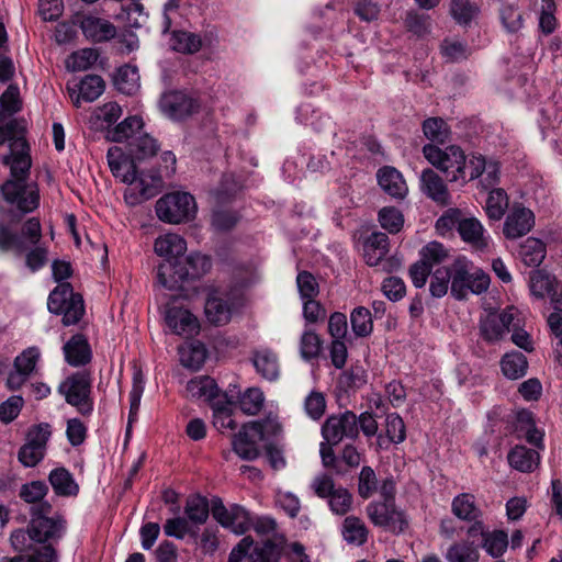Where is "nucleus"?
<instances>
[{"label":"nucleus","mask_w":562,"mask_h":562,"mask_svg":"<svg viewBox=\"0 0 562 562\" xmlns=\"http://www.w3.org/2000/svg\"><path fill=\"white\" fill-rule=\"evenodd\" d=\"M351 328L356 336L367 337L373 330L371 313L368 308L356 307L350 315Z\"/></svg>","instance_id":"de8ad7c7"},{"label":"nucleus","mask_w":562,"mask_h":562,"mask_svg":"<svg viewBox=\"0 0 562 562\" xmlns=\"http://www.w3.org/2000/svg\"><path fill=\"white\" fill-rule=\"evenodd\" d=\"M299 349L304 360L317 358L322 350V340L316 333L306 329L301 336Z\"/></svg>","instance_id":"6e6d98bb"},{"label":"nucleus","mask_w":562,"mask_h":562,"mask_svg":"<svg viewBox=\"0 0 562 562\" xmlns=\"http://www.w3.org/2000/svg\"><path fill=\"white\" fill-rule=\"evenodd\" d=\"M106 158L113 176L127 184L124 200L128 205H138L158 193L162 184L161 173L137 175L134 161L117 146L108 150Z\"/></svg>","instance_id":"f03ea898"},{"label":"nucleus","mask_w":562,"mask_h":562,"mask_svg":"<svg viewBox=\"0 0 562 562\" xmlns=\"http://www.w3.org/2000/svg\"><path fill=\"white\" fill-rule=\"evenodd\" d=\"M48 482L57 496L75 497L79 493L74 475L64 467L53 469L48 474Z\"/></svg>","instance_id":"cd10ccee"},{"label":"nucleus","mask_w":562,"mask_h":562,"mask_svg":"<svg viewBox=\"0 0 562 562\" xmlns=\"http://www.w3.org/2000/svg\"><path fill=\"white\" fill-rule=\"evenodd\" d=\"M234 307L235 301L228 293L214 290L205 302L206 319L213 325L223 326L231 321Z\"/></svg>","instance_id":"a211bd4d"},{"label":"nucleus","mask_w":562,"mask_h":562,"mask_svg":"<svg viewBox=\"0 0 562 562\" xmlns=\"http://www.w3.org/2000/svg\"><path fill=\"white\" fill-rule=\"evenodd\" d=\"M479 557L477 549L468 543H454L446 553L448 562H477Z\"/></svg>","instance_id":"13d9d810"},{"label":"nucleus","mask_w":562,"mask_h":562,"mask_svg":"<svg viewBox=\"0 0 562 562\" xmlns=\"http://www.w3.org/2000/svg\"><path fill=\"white\" fill-rule=\"evenodd\" d=\"M441 54L449 61H460L465 59L470 52L469 47L454 38H447L441 44Z\"/></svg>","instance_id":"338daca9"},{"label":"nucleus","mask_w":562,"mask_h":562,"mask_svg":"<svg viewBox=\"0 0 562 562\" xmlns=\"http://www.w3.org/2000/svg\"><path fill=\"white\" fill-rule=\"evenodd\" d=\"M342 537L350 544L361 546L367 541L368 529L360 518L349 516L342 524Z\"/></svg>","instance_id":"a19ab883"},{"label":"nucleus","mask_w":562,"mask_h":562,"mask_svg":"<svg viewBox=\"0 0 562 562\" xmlns=\"http://www.w3.org/2000/svg\"><path fill=\"white\" fill-rule=\"evenodd\" d=\"M501 368L506 378L517 380L527 373L528 362L522 353L509 352L502 358Z\"/></svg>","instance_id":"58836bf2"},{"label":"nucleus","mask_w":562,"mask_h":562,"mask_svg":"<svg viewBox=\"0 0 562 562\" xmlns=\"http://www.w3.org/2000/svg\"><path fill=\"white\" fill-rule=\"evenodd\" d=\"M390 250L389 237L382 232L372 233L363 245V258L371 267L380 266L383 271H394L401 267L395 257L385 258Z\"/></svg>","instance_id":"f8f14e48"},{"label":"nucleus","mask_w":562,"mask_h":562,"mask_svg":"<svg viewBox=\"0 0 562 562\" xmlns=\"http://www.w3.org/2000/svg\"><path fill=\"white\" fill-rule=\"evenodd\" d=\"M52 436V427L47 423H41L32 426L25 436V443L35 447L40 451L46 453L47 443Z\"/></svg>","instance_id":"09e8293b"},{"label":"nucleus","mask_w":562,"mask_h":562,"mask_svg":"<svg viewBox=\"0 0 562 562\" xmlns=\"http://www.w3.org/2000/svg\"><path fill=\"white\" fill-rule=\"evenodd\" d=\"M114 86L124 94L137 92L140 87L138 69L131 65L120 67L114 76Z\"/></svg>","instance_id":"f704fd0d"},{"label":"nucleus","mask_w":562,"mask_h":562,"mask_svg":"<svg viewBox=\"0 0 562 562\" xmlns=\"http://www.w3.org/2000/svg\"><path fill=\"white\" fill-rule=\"evenodd\" d=\"M4 144H8L10 153L2 156V164L10 168L13 176L20 170L25 172L31 169L32 159L29 144L16 132L12 122L0 126V147Z\"/></svg>","instance_id":"1a4fd4ad"},{"label":"nucleus","mask_w":562,"mask_h":562,"mask_svg":"<svg viewBox=\"0 0 562 562\" xmlns=\"http://www.w3.org/2000/svg\"><path fill=\"white\" fill-rule=\"evenodd\" d=\"M42 238V227L37 218H29L22 228V235L19 236L8 227L0 226V250L13 251L15 255H22L29 246H36Z\"/></svg>","instance_id":"9d476101"},{"label":"nucleus","mask_w":562,"mask_h":562,"mask_svg":"<svg viewBox=\"0 0 562 562\" xmlns=\"http://www.w3.org/2000/svg\"><path fill=\"white\" fill-rule=\"evenodd\" d=\"M92 378L86 371L75 372L68 375L58 385V393L64 396L66 403L76 407L83 416L93 412V400L91 397Z\"/></svg>","instance_id":"0eeeda50"},{"label":"nucleus","mask_w":562,"mask_h":562,"mask_svg":"<svg viewBox=\"0 0 562 562\" xmlns=\"http://www.w3.org/2000/svg\"><path fill=\"white\" fill-rule=\"evenodd\" d=\"M229 515L227 529L236 535L245 533L250 526L249 513L239 505H233L229 508Z\"/></svg>","instance_id":"e2e57ef3"},{"label":"nucleus","mask_w":562,"mask_h":562,"mask_svg":"<svg viewBox=\"0 0 562 562\" xmlns=\"http://www.w3.org/2000/svg\"><path fill=\"white\" fill-rule=\"evenodd\" d=\"M105 83L100 76L87 75L79 81L67 83V91L75 106L82 102L95 101L104 91Z\"/></svg>","instance_id":"6ab92c4d"},{"label":"nucleus","mask_w":562,"mask_h":562,"mask_svg":"<svg viewBox=\"0 0 562 562\" xmlns=\"http://www.w3.org/2000/svg\"><path fill=\"white\" fill-rule=\"evenodd\" d=\"M385 430L387 438L394 443H401L406 438L404 420L396 413H392L386 416Z\"/></svg>","instance_id":"774afa93"},{"label":"nucleus","mask_w":562,"mask_h":562,"mask_svg":"<svg viewBox=\"0 0 562 562\" xmlns=\"http://www.w3.org/2000/svg\"><path fill=\"white\" fill-rule=\"evenodd\" d=\"M213 425L224 432L225 430H234L237 427L232 416L231 403L226 401V396L213 403Z\"/></svg>","instance_id":"ea45409f"},{"label":"nucleus","mask_w":562,"mask_h":562,"mask_svg":"<svg viewBox=\"0 0 562 562\" xmlns=\"http://www.w3.org/2000/svg\"><path fill=\"white\" fill-rule=\"evenodd\" d=\"M143 119L138 115L128 116L113 128L108 131V138L112 142L121 143L127 139H136L142 135Z\"/></svg>","instance_id":"473e14b6"},{"label":"nucleus","mask_w":562,"mask_h":562,"mask_svg":"<svg viewBox=\"0 0 562 562\" xmlns=\"http://www.w3.org/2000/svg\"><path fill=\"white\" fill-rule=\"evenodd\" d=\"M154 249L159 257L165 258L164 262H170L177 268L187 251V243L180 235L168 233L156 238Z\"/></svg>","instance_id":"412c9836"},{"label":"nucleus","mask_w":562,"mask_h":562,"mask_svg":"<svg viewBox=\"0 0 562 562\" xmlns=\"http://www.w3.org/2000/svg\"><path fill=\"white\" fill-rule=\"evenodd\" d=\"M529 289L537 299L550 297L555 311H562V285L554 276L544 270H533L529 274Z\"/></svg>","instance_id":"dca6fc26"},{"label":"nucleus","mask_w":562,"mask_h":562,"mask_svg":"<svg viewBox=\"0 0 562 562\" xmlns=\"http://www.w3.org/2000/svg\"><path fill=\"white\" fill-rule=\"evenodd\" d=\"M186 391L188 397L210 402L212 406L214 402L225 397L220 395L215 381L204 375L190 380L187 383Z\"/></svg>","instance_id":"a878e982"},{"label":"nucleus","mask_w":562,"mask_h":562,"mask_svg":"<svg viewBox=\"0 0 562 562\" xmlns=\"http://www.w3.org/2000/svg\"><path fill=\"white\" fill-rule=\"evenodd\" d=\"M452 285L451 295L457 300L465 299L469 293L481 294L487 291L491 279L482 269L464 257H460L451 265Z\"/></svg>","instance_id":"20e7f679"},{"label":"nucleus","mask_w":562,"mask_h":562,"mask_svg":"<svg viewBox=\"0 0 562 562\" xmlns=\"http://www.w3.org/2000/svg\"><path fill=\"white\" fill-rule=\"evenodd\" d=\"M508 536L503 530H494L484 535L483 548L490 555L494 558L503 555L508 547Z\"/></svg>","instance_id":"603ef678"},{"label":"nucleus","mask_w":562,"mask_h":562,"mask_svg":"<svg viewBox=\"0 0 562 562\" xmlns=\"http://www.w3.org/2000/svg\"><path fill=\"white\" fill-rule=\"evenodd\" d=\"M52 512L49 502L33 506L30 510L31 520L26 529H18L11 533L10 541L14 550L42 549L60 540L66 531V520L60 515L48 517Z\"/></svg>","instance_id":"f257e3e1"},{"label":"nucleus","mask_w":562,"mask_h":562,"mask_svg":"<svg viewBox=\"0 0 562 562\" xmlns=\"http://www.w3.org/2000/svg\"><path fill=\"white\" fill-rule=\"evenodd\" d=\"M508 462L518 471L530 472L538 464L539 454L535 450L517 446L508 453Z\"/></svg>","instance_id":"e433bc0d"},{"label":"nucleus","mask_w":562,"mask_h":562,"mask_svg":"<svg viewBox=\"0 0 562 562\" xmlns=\"http://www.w3.org/2000/svg\"><path fill=\"white\" fill-rule=\"evenodd\" d=\"M458 232L465 243L477 249H484L488 245L490 236L485 234L483 225L475 217H463L459 223Z\"/></svg>","instance_id":"c85d7f7f"},{"label":"nucleus","mask_w":562,"mask_h":562,"mask_svg":"<svg viewBox=\"0 0 562 562\" xmlns=\"http://www.w3.org/2000/svg\"><path fill=\"white\" fill-rule=\"evenodd\" d=\"M212 33H205L203 36L188 31H173L171 33L169 45L181 54L193 55L202 47L211 46L214 42Z\"/></svg>","instance_id":"5701e85b"},{"label":"nucleus","mask_w":562,"mask_h":562,"mask_svg":"<svg viewBox=\"0 0 562 562\" xmlns=\"http://www.w3.org/2000/svg\"><path fill=\"white\" fill-rule=\"evenodd\" d=\"M279 428L278 423L270 419L244 425L233 439V449L240 458L254 460L259 456L258 443L266 440L267 435L277 434Z\"/></svg>","instance_id":"6e6552de"},{"label":"nucleus","mask_w":562,"mask_h":562,"mask_svg":"<svg viewBox=\"0 0 562 562\" xmlns=\"http://www.w3.org/2000/svg\"><path fill=\"white\" fill-rule=\"evenodd\" d=\"M516 310L514 307H507L502 312L487 313L480 321L481 337L490 344L502 340L514 326Z\"/></svg>","instance_id":"4468645a"},{"label":"nucleus","mask_w":562,"mask_h":562,"mask_svg":"<svg viewBox=\"0 0 562 562\" xmlns=\"http://www.w3.org/2000/svg\"><path fill=\"white\" fill-rule=\"evenodd\" d=\"M451 15L460 24H468L479 12V8L470 0H452Z\"/></svg>","instance_id":"0e129e2a"},{"label":"nucleus","mask_w":562,"mask_h":562,"mask_svg":"<svg viewBox=\"0 0 562 562\" xmlns=\"http://www.w3.org/2000/svg\"><path fill=\"white\" fill-rule=\"evenodd\" d=\"M322 436L328 445L358 437L357 415L350 411L329 416L322 426Z\"/></svg>","instance_id":"ddd939ff"},{"label":"nucleus","mask_w":562,"mask_h":562,"mask_svg":"<svg viewBox=\"0 0 562 562\" xmlns=\"http://www.w3.org/2000/svg\"><path fill=\"white\" fill-rule=\"evenodd\" d=\"M265 395L258 387H249L239 398L241 411L247 415H256L263 406Z\"/></svg>","instance_id":"4d7b16f0"},{"label":"nucleus","mask_w":562,"mask_h":562,"mask_svg":"<svg viewBox=\"0 0 562 562\" xmlns=\"http://www.w3.org/2000/svg\"><path fill=\"white\" fill-rule=\"evenodd\" d=\"M252 363L256 371L263 379L274 381L279 378V360L272 350L266 348L256 350L252 356Z\"/></svg>","instance_id":"2f4dec72"},{"label":"nucleus","mask_w":562,"mask_h":562,"mask_svg":"<svg viewBox=\"0 0 562 562\" xmlns=\"http://www.w3.org/2000/svg\"><path fill=\"white\" fill-rule=\"evenodd\" d=\"M161 111L173 120L190 115L196 108V101L182 91H169L160 99Z\"/></svg>","instance_id":"aec40b11"},{"label":"nucleus","mask_w":562,"mask_h":562,"mask_svg":"<svg viewBox=\"0 0 562 562\" xmlns=\"http://www.w3.org/2000/svg\"><path fill=\"white\" fill-rule=\"evenodd\" d=\"M72 291V286L68 282L59 283L49 294L47 300V307L50 313L59 314L65 310V305L77 296Z\"/></svg>","instance_id":"c03bdc74"},{"label":"nucleus","mask_w":562,"mask_h":562,"mask_svg":"<svg viewBox=\"0 0 562 562\" xmlns=\"http://www.w3.org/2000/svg\"><path fill=\"white\" fill-rule=\"evenodd\" d=\"M452 514L461 520L472 521L481 517V509L477 507L474 495L461 493L452 499Z\"/></svg>","instance_id":"72a5a7b5"},{"label":"nucleus","mask_w":562,"mask_h":562,"mask_svg":"<svg viewBox=\"0 0 562 562\" xmlns=\"http://www.w3.org/2000/svg\"><path fill=\"white\" fill-rule=\"evenodd\" d=\"M184 513L188 517V520L192 524H204L207 520L210 514L206 498L200 495L189 497L186 502Z\"/></svg>","instance_id":"37998d69"},{"label":"nucleus","mask_w":562,"mask_h":562,"mask_svg":"<svg viewBox=\"0 0 562 562\" xmlns=\"http://www.w3.org/2000/svg\"><path fill=\"white\" fill-rule=\"evenodd\" d=\"M533 225V213L521 205H514L505 220L503 232L507 238L516 239L529 233Z\"/></svg>","instance_id":"4be33fe9"},{"label":"nucleus","mask_w":562,"mask_h":562,"mask_svg":"<svg viewBox=\"0 0 562 562\" xmlns=\"http://www.w3.org/2000/svg\"><path fill=\"white\" fill-rule=\"evenodd\" d=\"M164 531L166 536L176 539H183L187 535L196 537V532L190 528L189 520L180 516L167 519Z\"/></svg>","instance_id":"69168bd1"},{"label":"nucleus","mask_w":562,"mask_h":562,"mask_svg":"<svg viewBox=\"0 0 562 562\" xmlns=\"http://www.w3.org/2000/svg\"><path fill=\"white\" fill-rule=\"evenodd\" d=\"M210 267L211 263L206 256L193 254L183 257L177 268L170 262L160 263L157 270V281L165 289L177 290L186 279L198 278L204 274Z\"/></svg>","instance_id":"39448f33"},{"label":"nucleus","mask_w":562,"mask_h":562,"mask_svg":"<svg viewBox=\"0 0 562 562\" xmlns=\"http://www.w3.org/2000/svg\"><path fill=\"white\" fill-rule=\"evenodd\" d=\"M424 157L430 165L443 172L450 182L465 183L468 181L470 159L459 146H448L445 149L434 144L423 147Z\"/></svg>","instance_id":"7ed1b4c3"},{"label":"nucleus","mask_w":562,"mask_h":562,"mask_svg":"<svg viewBox=\"0 0 562 562\" xmlns=\"http://www.w3.org/2000/svg\"><path fill=\"white\" fill-rule=\"evenodd\" d=\"M508 207V196L503 189H493L486 200V214L491 220H501Z\"/></svg>","instance_id":"49530a36"},{"label":"nucleus","mask_w":562,"mask_h":562,"mask_svg":"<svg viewBox=\"0 0 562 562\" xmlns=\"http://www.w3.org/2000/svg\"><path fill=\"white\" fill-rule=\"evenodd\" d=\"M378 221L381 227L390 234H397L404 226L403 213L394 206H384L379 211Z\"/></svg>","instance_id":"a18cd8bd"},{"label":"nucleus","mask_w":562,"mask_h":562,"mask_svg":"<svg viewBox=\"0 0 562 562\" xmlns=\"http://www.w3.org/2000/svg\"><path fill=\"white\" fill-rule=\"evenodd\" d=\"M499 167L495 161H486L482 156L470 158L468 181L483 177L486 187H492L498 181Z\"/></svg>","instance_id":"7c9ffc66"},{"label":"nucleus","mask_w":562,"mask_h":562,"mask_svg":"<svg viewBox=\"0 0 562 562\" xmlns=\"http://www.w3.org/2000/svg\"><path fill=\"white\" fill-rule=\"evenodd\" d=\"M26 551L31 552L27 557L3 558L0 562H57L56 550L52 546H44L42 549Z\"/></svg>","instance_id":"bf43d9fd"},{"label":"nucleus","mask_w":562,"mask_h":562,"mask_svg":"<svg viewBox=\"0 0 562 562\" xmlns=\"http://www.w3.org/2000/svg\"><path fill=\"white\" fill-rule=\"evenodd\" d=\"M367 514L375 526L394 533H400L407 527L405 515L395 507L393 502L371 503L367 506Z\"/></svg>","instance_id":"2eb2a0df"},{"label":"nucleus","mask_w":562,"mask_h":562,"mask_svg":"<svg viewBox=\"0 0 562 562\" xmlns=\"http://www.w3.org/2000/svg\"><path fill=\"white\" fill-rule=\"evenodd\" d=\"M66 361L71 367L85 366L91 360V349L82 335L72 336L64 346Z\"/></svg>","instance_id":"c756f323"},{"label":"nucleus","mask_w":562,"mask_h":562,"mask_svg":"<svg viewBox=\"0 0 562 562\" xmlns=\"http://www.w3.org/2000/svg\"><path fill=\"white\" fill-rule=\"evenodd\" d=\"M546 245L538 238L529 237L521 245L519 256L529 267H538L546 258Z\"/></svg>","instance_id":"4c0bfd02"},{"label":"nucleus","mask_w":562,"mask_h":562,"mask_svg":"<svg viewBox=\"0 0 562 562\" xmlns=\"http://www.w3.org/2000/svg\"><path fill=\"white\" fill-rule=\"evenodd\" d=\"M47 493L48 486L46 483L36 480L22 484L19 491V496L24 503L38 506L46 502L45 497Z\"/></svg>","instance_id":"79ce46f5"},{"label":"nucleus","mask_w":562,"mask_h":562,"mask_svg":"<svg viewBox=\"0 0 562 562\" xmlns=\"http://www.w3.org/2000/svg\"><path fill=\"white\" fill-rule=\"evenodd\" d=\"M424 135L434 143L448 140L450 131L447 123L439 117H429L423 123Z\"/></svg>","instance_id":"8fccbe9b"},{"label":"nucleus","mask_w":562,"mask_h":562,"mask_svg":"<svg viewBox=\"0 0 562 562\" xmlns=\"http://www.w3.org/2000/svg\"><path fill=\"white\" fill-rule=\"evenodd\" d=\"M379 186L389 195L403 199L407 194V186L403 176L393 167H383L376 175Z\"/></svg>","instance_id":"bb28decb"},{"label":"nucleus","mask_w":562,"mask_h":562,"mask_svg":"<svg viewBox=\"0 0 562 562\" xmlns=\"http://www.w3.org/2000/svg\"><path fill=\"white\" fill-rule=\"evenodd\" d=\"M162 316L167 328L175 335L191 337L200 330L196 316L176 300L164 306Z\"/></svg>","instance_id":"9b49d317"},{"label":"nucleus","mask_w":562,"mask_h":562,"mask_svg":"<svg viewBox=\"0 0 562 562\" xmlns=\"http://www.w3.org/2000/svg\"><path fill=\"white\" fill-rule=\"evenodd\" d=\"M144 389L145 376L140 369H135L133 373V385L130 392V422L134 420L137 416Z\"/></svg>","instance_id":"5fc2aeb1"},{"label":"nucleus","mask_w":562,"mask_h":562,"mask_svg":"<svg viewBox=\"0 0 562 562\" xmlns=\"http://www.w3.org/2000/svg\"><path fill=\"white\" fill-rule=\"evenodd\" d=\"M449 285H452L451 266L449 268H438L430 279L429 290L431 295L435 297H442L447 294Z\"/></svg>","instance_id":"864d4df0"},{"label":"nucleus","mask_w":562,"mask_h":562,"mask_svg":"<svg viewBox=\"0 0 562 562\" xmlns=\"http://www.w3.org/2000/svg\"><path fill=\"white\" fill-rule=\"evenodd\" d=\"M98 59V52L92 48H83L72 53L66 60L67 69L83 71L90 68Z\"/></svg>","instance_id":"3c124183"},{"label":"nucleus","mask_w":562,"mask_h":562,"mask_svg":"<svg viewBox=\"0 0 562 562\" xmlns=\"http://www.w3.org/2000/svg\"><path fill=\"white\" fill-rule=\"evenodd\" d=\"M179 357L182 366L199 370L206 359V348L200 341L188 342L179 348Z\"/></svg>","instance_id":"c9c22d12"},{"label":"nucleus","mask_w":562,"mask_h":562,"mask_svg":"<svg viewBox=\"0 0 562 562\" xmlns=\"http://www.w3.org/2000/svg\"><path fill=\"white\" fill-rule=\"evenodd\" d=\"M422 191L431 200L441 205L450 203V194L441 177L432 169H426L420 176Z\"/></svg>","instance_id":"393cba45"},{"label":"nucleus","mask_w":562,"mask_h":562,"mask_svg":"<svg viewBox=\"0 0 562 562\" xmlns=\"http://www.w3.org/2000/svg\"><path fill=\"white\" fill-rule=\"evenodd\" d=\"M83 35L92 42H104L116 35V27L106 19L87 15L80 22Z\"/></svg>","instance_id":"b1692460"},{"label":"nucleus","mask_w":562,"mask_h":562,"mask_svg":"<svg viewBox=\"0 0 562 562\" xmlns=\"http://www.w3.org/2000/svg\"><path fill=\"white\" fill-rule=\"evenodd\" d=\"M499 19L503 27L508 33H517L524 26V18L521 12L514 5L506 4L499 11Z\"/></svg>","instance_id":"052dcab7"},{"label":"nucleus","mask_w":562,"mask_h":562,"mask_svg":"<svg viewBox=\"0 0 562 562\" xmlns=\"http://www.w3.org/2000/svg\"><path fill=\"white\" fill-rule=\"evenodd\" d=\"M155 211L160 221L168 224H180L194 218L196 202L189 192H170L157 200Z\"/></svg>","instance_id":"423d86ee"},{"label":"nucleus","mask_w":562,"mask_h":562,"mask_svg":"<svg viewBox=\"0 0 562 562\" xmlns=\"http://www.w3.org/2000/svg\"><path fill=\"white\" fill-rule=\"evenodd\" d=\"M21 109L20 92L16 86H9L0 95V121Z\"/></svg>","instance_id":"680f3d73"},{"label":"nucleus","mask_w":562,"mask_h":562,"mask_svg":"<svg viewBox=\"0 0 562 562\" xmlns=\"http://www.w3.org/2000/svg\"><path fill=\"white\" fill-rule=\"evenodd\" d=\"M41 352L36 347H30L15 357L13 370L8 374L5 385L11 391L21 389L35 371Z\"/></svg>","instance_id":"f3484780"}]
</instances>
